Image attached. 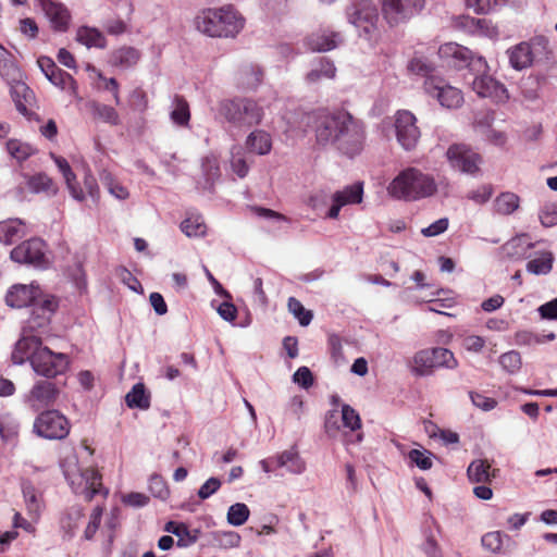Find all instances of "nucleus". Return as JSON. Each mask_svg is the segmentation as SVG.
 <instances>
[{
  "mask_svg": "<svg viewBox=\"0 0 557 557\" xmlns=\"http://www.w3.org/2000/svg\"><path fill=\"white\" fill-rule=\"evenodd\" d=\"M102 513H103V508L101 506H96L92 509V511L89 516V520L86 525V529L84 530V534H83L84 540L90 541L94 539L97 530L100 527Z\"/></svg>",
  "mask_w": 557,
  "mask_h": 557,
  "instance_id": "54",
  "label": "nucleus"
},
{
  "mask_svg": "<svg viewBox=\"0 0 557 557\" xmlns=\"http://www.w3.org/2000/svg\"><path fill=\"white\" fill-rule=\"evenodd\" d=\"M555 257L552 251H536L525 264V270L534 275H547L553 269Z\"/></svg>",
  "mask_w": 557,
  "mask_h": 557,
  "instance_id": "31",
  "label": "nucleus"
},
{
  "mask_svg": "<svg viewBox=\"0 0 557 557\" xmlns=\"http://www.w3.org/2000/svg\"><path fill=\"white\" fill-rule=\"evenodd\" d=\"M408 457L410 461L421 470H429L433 466V454L426 449H411L408 454Z\"/></svg>",
  "mask_w": 557,
  "mask_h": 557,
  "instance_id": "55",
  "label": "nucleus"
},
{
  "mask_svg": "<svg viewBox=\"0 0 557 557\" xmlns=\"http://www.w3.org/2000/svg\"><path fill=\"white\" fill-rule=\"evenodd\" d=\"M293 381L302 388H309L313 384V375L309 368L300 367L293 375Z\"/></svg>",
  "mask_w": 557,
  "mask_h": 557,
  "instance_id": "63",
  "label": "nucleus"
},
{
  "mask_svg": "<svg viewBox=\"0 0 557 557\" xmlns=\"http://www.w3.org/2000/svg\"><path fill=\"white\" fill-rule=\"evenodd\" d=\"M342 421L345 428L356 431L361 428L359 413L349 405L342 406Z\"/></svg>",
  "mask_w": 557,
  "mask_h": 557,
  "instance_id": "57",
  "label": "nucleus"
},
{
  "mask_svg": "<svg viewBox=\"0 0 557 557\" xmlns=\"http://www.w3.org/2000/svg\"><path fill=\"white\" fill-rule=\"evenodd\" d=\"M539 219L544 227L557 225V205L554 202L544 203L539 210Z\"/></svg>",
  "mask_w": 557,
  "mask_h": 557,
  "instance_id": "53",
  "label": "nucleus"
},
{
  "mask_svg": "<svg viewBox=\"0 0 557 557\" xmlns=\"http://www.w3.org/2000/svg\"><path fill=\"white\" fill-rule=\"evenodd\" d=\"M467 474L472 483H488L495 476V470L487 460L476 459L468 466Z\"/></svg>",
  "mask_w": 557,
  "mask_h": 557,
  "instance_id": "34",
  "label": "nucleus"
},
{
  "mask_svg": "<svg viewBox=\"0 0 557 557\" xmlns=\"http://www.w3.org/2000/svg\"><path fill=\"white\" fill-rule=\"evenodd\" d=\"M288 311L298 320L301 326H307L311 323L313 314L307 310L302 304L295 297H289L287 301Z\"/></svg>",
  "mask_w": 557,
  "mask_h": 557,
  "instance_id": "49",
  "label": "nucleus"
},
{
  "mask_svg": "<svg viewBox=\"0 0 557 557\" xmlns=\"http://www.w3.org/2000/svg\"><path fill=\"white\" fill-rule=\"evenodd\" d=\"M24 235V223L20 219L0 222V243L10 245Z\"/></svg>",
  "mask_w": 557,
  "mask_h": 557,
  "instance_id": "37",
  "label": "nucleus"
},
{
  "mask_svg": "<svg viewBox=\"0 0 557 557\" xmlns=\"http://www.w3.org/2000/svg\"><path fill=\"white\" fill-rule=\"evenodd\" d=\"M48 295H44L39 285L15 284L11 286L5 294V304L11 308L34 307L35 302H40Z\"/></svg>",
  "mask_w": 557,
  "mask_h": 557,
  "instance_id": "15",
  "label": "nucleus"
},
{
  "mask_svg": "<svg viewBox=\"0 0 557 557\" xmlns=\"http://www.w3.org/2000/svg\"><path fill=\"white\" fill-rule=\"evenodd\" d=\"M425 0H383L382 12L389 25H397L417 15Z\"/></svg>",
  "mask_w": 557,
  "mask_h": 557,
  "instance_id": "12",
  "label": "nucleus"
},
{
  "mask_svg": "<svg viewBox=\"0 0 557 557\" xmlns=\"http://www.w3.org/2000/svg\"><path fill=\"white\" fill-rule=\"evenodd\" d=\"M84 188L86 190V194L92 199L95 203L99 202L100 199V190L97 183L96 177L91 174V172L88 170L85 173L84 176Z\"/></svg>",
  "mask_w": 557,
  "mask_h": 557,
  "instance_id": "61",
  "label": "nucleus"
},
{
  "mask_svg": "<svg viewBox=\"0 0 557 557\" xmlns=\"http://www.w3.org/2000/svg\"><path fill=\"white\" fill-rule=\"evenodd\" d=\"M245 20L232 5L207 9L195 17L196 28L210 37L234 38L244 27Z\"/></svg>",
  "mask_w": 557,
  "mask_h": 557,
  "instance_id": "2",
  "label": "nucleus"
},
{
  "mask_svg": "<svg viewBox=\"0 0 557 557\" xmlns=\"http://www.w3.org/2000/svg\"><path fill=\"white\" fill-rule=\"evenodd\" d=\"M494 207L499 214H510L518 209L519 197L511 193H503L495 199Z\"/></svg>",
  "mask_w": 557,
  "mask_h": 557,
  "instance_id": "47",
  "label": "nucleus"
},
{
  "mask_svg": "<svg viewBox=\"0 0 557 557\" xmlns=\"http://www.w3.org/2000/svg\"><path fill=\"white\" fill-rule=\"evenodd\" d=\"M149 491L154 497L160 499H166L170 494L166 483L158 474L150 476Z\"/></svg>",
  "mask_w": 557,
  "mask_h": 557,
  "instance_id": "60",
  "label": "nucleus"
},
{
  "mask_svg": "<svg viewBox=\"0 0 557 557\" xmlns=\"http://www.w3.org/2000/svg\"><path fill=\"white\" fill-rule=\"evenodd\" d=\"M7 149L8 152L18 162L28 159L36 152V149L32 147L29 144L23 143L17 139H10L7 143Z\"/></svg>",
  "mask_w": 557,
  "mask_h": 557,
  "instance_id": "46",
  "label": "nucleus"
},
{
  "mask_svg": "<svg viewBox=\"0 0 557 557\" xmlns=\"http://www.w3.org/2000/svg\"><path fill=\"white\" fill-rule=\"evenodd\" d=\"M202 173L207 183L213 184L220 176V166L218 159L213 156L205 157L201 162Z\"/></svg>",
  "mask_w": 557,
  "mask_h": 557,
  "instance_id": "56",
  "label": "nucleus"
},
{
  "mask_svg": "<svg viewBox=\"0 0 557 557\" xmlns=\"http://www.w3.org/2000/svg\"><path fill=\"white\" fill-rule=\"evenodd\" d=\"M45 346L41 344V337L37 334H29L22 330L20 339L15 343L12 351V361L15 364H23L26 361L33 363V357Z\"/></svg>",
  "mask_w": 557,
  "mask_h": 557,
  "instance_id": "20",
  "label": "nucleus"
},
{
  "mask_svg": "<svg viewBox=\"0 0 557 557\" xmlns=\"http://www.w3.org/2000/svg\"><path fill=\"white\" fill-rule=\"evenodd\" d=\"M76 40L87 48L103 49L107 46L106 37L97 28L82 26L76 33Z\"/></svg>",
  "mask_w": 557,
  "mask_h": 557,
  "instance_id": "40",
  "label": "nucleus"
},
{
  "mask_svg": "<svg viewBox=\"0 0 557 557\" xmlns=\"http://www.w3.org/2000/svg\"><path fill=\"white\" fill-rule=\"evenodd\" d=\"M347 17L350 24L364 33L371 35L379 20L377 10L369 1L364 0L359 4H352L347 9Z\"/></svg>",
  "mask_w": 557,
  "mask_h": 557,
  "instance_id": "17",
  "label": "nucleus"
},
{
  "mask_svg": "<svg viewBox=\"0 0 557 557\" xmlns=\"http://www.w3.org/2000/svg\"><path fill=\"white\" fill-rule=\"evenodd\" d=\"M499 363L509 373H515L520 370L522 361L521 356L518 351L511 350L505 352L499 358Z\"/></svg>",
  "mask_w": 557,
  "mask_h": 557,
  "instance_id": "59",
  "label": "nucleus"
},
{
  "mask_svg": "<svg viewBox=\"0 0 557 557\" xmlns=\"http://www.w3.org/2000/svg\"><path fill=\"white\" fill-rule=\"evenodd\" d=\"M181 230L188 237L203 236L207 231L203 219L200 215L188 216L181 223Z\"/></svg>",
  "mask_w": 557,
  "mask_h": 557,
  "instance_id": "48",
  "label": "nucleus"
},
{
  "mask_svg": "<svg viewBox=\"0 0 557 557\" xmlns=\"http://www.w3.org/2000/svg\"><path fill=\"white\" fill-rule=\"evenodd\" d=\"M164 530L177 537L176 544L178 547L191 546L198 540V531H190L185 523L169 521L165 524Z\"/></svg>",
  "mask_w": 557,
  "mask_h": 557,
  "instance_id": "33",
  "label": "nucleus"
},
{
  "mask_svg": "<svg viewBox=\"0 0 557 557\" xmlns=\"http://www.w3.org/2000/svg\"><path fill=\"white\" fill-rule=\"evenodd\" d=\"M437 185L432 175L419 169L403 170L389 184L388 193L397 199L416 201L433 196Z\"/></svg>",
  "mask_w": 557,
  "mask_h": 557,
  "instance_id": "3",
  "label": "nucleus"
},
{
  "mask_svg": "<svg viewBox=\"0 0 557 557\" xmlns=\"http://www.w3.org/2000/svg\"><path fill=\"white\" fill-rule=\"evenodd\" d=\"M39 2L51 28L60 33L66 32L71 22L69 9L63 3L54 0H39Z\"/></svg>",
  "mask_w": 557,
  "mask_h": 557,
  "instance_id": "22",
  "label": "nucleus"
},
{
  "mask_svg": "<svg viewBox=\"0 0 557 557\" xmlns=\"http://www.w3.org/2000/svg\"><path fill=\"white\" fill-rule=\"evenodd\" d=\"M247 148L258 154H268L272 148L270 135L264 131L251 132L246 140Z\"/></svg>",
  "mask_w": 557,
  "mask_h": 557,
  "instance_id": "41",
  "label": "nucleus"
},
{
  "mask_svg": "<svg viewBox=\"0 0 557 557\" xmlns=\"http://www.w3.org/2000/svg\"><path fill=\"white\" fill-rule=\"evenodd\" d=\"M58 307V301L54 296H48L40 302H35L30 308V314L24 322L22 330L29 334H37L40 336L48 331L51 317Z\"/></svg>",
  "mask_w": 557,
  "mask_h": 557,
  "instance_id": "11",
  "label": "nucleus"
},
{
  "mask_svg": "<svg viewBox=\"0 0 557 557\" xmlns=\"http://www.w3.org/2000/svg\"><path fill=\"white\" fill-rule=\"evenodd\" d=\"M11 259L17 263L42 268L46 263L44 240L32 238L23 242L12 249Z\"/></svg>",
  "mask_w": 557,
  "mask_h": 557,
  "instance_id": "18",
  "label": "nucleus"
},
{
  "mask_svg": "<svg viewBox=\"0 0 557 557\" xmlns=\"http://www.w3.org/2000/svg\"><path fill=\"white\" fill-rule=\"evenodd\" d=\"M250 510L244 503H236L227 510V522L234 527L243 525L249 518Z\"/></svg>",
  "mask_w": 557,
  "mask_h": 557,
  "instance_id": "50",
  "label": "nucleus"
},
{
  "mask_svg": "<svg viewBox=\"0 0 557 557\" xmlns=\"http://www.w3.org/2000/svg\"><path fill=\"white\" fill-rule=\"evenodd\" d=\"M341 41L338 33L322 29L308 36L306 45L312 51L324 52L336 48Z\"/></svg>",
  "mask_w": 557,
  "mask_h": 557,
  "instance_id": "25",
  "label": "nucleus"
},
{
  "mask_svg": "<svg viewBox=\"0 0 557 557\" xmlns=\"http://www.w3.org/2000/svg\"><path fill=\"white\" fill-rule=\"evenodd\" d=\"M454 26L470 35L494 38L498 35L497 28L485 17H471L459 15L454 18Z\"/></svg>",
  "mask_w": 557,
  "mask_h": 557,
  "instance_id": "21",
  "label": "nucleus"
},
{
  "mask_svg": "<svg viewBox=\"0 0 557 557\" xmlns=\"http://www.w3.org/2000/svg\"><path fill=\"white\" fill-rule=\"evenodd\" d=\"M84 517V509L79 505H73L66 509L60 520L64 539L72 540L75 536Z\"/></svg>",
  "mask_w": 557,
  "mask_h": 557,
  "instance_id": "28",
  "label": "nucleus"
},
{
  "mask_svg": "<svg viewBox=\"0 0 557 557\" xmlns=\"http://www.w3.org/2000/svg\"><path fill=\"white\" fill-rule=\"evenodd\" d=\"M92 112L96 117L110 125L116 126L121 123L117 111L111 106L95 103L92 106Z\"/></svg>",
  "mask_w": 557,
  "mask_h": 557,
  "instance_id": "51",
  "label": "nucleus"
},
{
  "mask_svg": "<svg viewBox=\"0 0 557 557\" xmlns=\"http://www.w3.org/2000/svg\"><path fill=\"white\" fill-rule=\"evenodd\" d=\"M30 366L38 375L48 379L55 377L67 369L69 357L62 352H53L45 346L33 357Z\"/></svg>",
  "mask_w": 557,
  "mask_h": 557,
  "instance_id": "10",
  "label": "nucleus"
},
{
  "mask_svg": "<svg viewBox=\"0 0 557 557\" xmlns=\"http://www.w3.org/2000/svg\"><path fill=\"white\" fill-rule=\"evenodd\" d=\"M34 432L47 440H63L70 433V422L60 411L46 410L36 418Z\"/></svg>",
  "mask_w": 557,
  "mask_h": 557,
  "instance_id": "9",
  "label": "nucleus"
},
{
  "mask_svg": "<svg viewBox=\"0 0 557 557\" xmlns=\"http://www.w3.org/2000/svg\"><path fill=\"white\" fill-rule=\"evenodd\" d=\"M218 115L233 128H250L261 123L263 108L253 99L236 97L219 102Z\"/></svg>",
  "mask_w": 557,
  "mask_h": 557,
  "instance_id": "4",
  "label": "nucleus"
},
{
  "mask_svg": "<svg viewBox=\"0 0 557 557\" xmlns=\"http://www.w3.org/2000/svg\"><path fill=\"white\" fill-rule=\"evenodd\" d=\"M481 543L484 549L494 554H508L517 547V543L500 531L484 534L481 539Z\"/></svg>",
  "mask_w": 557,
  "mask_h": 557,
  "instance_id": "26",
  "label": "nucleus"
},
{
  "mask_svg": "<svg viewBox=\"0 0 557 557\" xmlns=\"http://www.w3.org/2000/svg\"><path fill=\"white\" fill-rule=\"evenodd\" d=\"M140 59V52L134 47H121L111 52L109 62L112 66L128 70L135 66Z\"/></svg>",
  "mask_w": 557,
  "mask_h": 557,
  "instance_id": "29",
  "label": "nucleus"
},
{
  "mask_svg": "<svg viewBox=\"0 0 557 557\" xmlns=\"http://www.w3.org/2000/svg\"><path fill=\"white\" fill-rule=\"evenodd\" d=\"M263 78V71L259 65L247 64L240 67L238 72V84L244 89L257 88Z\"/></svg>",
  "mask_w": 557,
  "mask_h": 557,
  "instance_id": "36",
  "label": "nucleus"
},
{
  "mask_svg": "<svg viewBox=\"0 0 557 557\" xmlns=\"http://www.w3.org/2000/svg\"><path fill=\"white\" fill-rule=\"evenodd\" d=\"M472 89L478 96L482 98H490L496 103L505 102L509 96L505 86L487 75V70L484 73H472Z\"/></svg>",
  "mask_w": 557,
  "mask_h": 557,
  "instance_id": "19",
  "label": "nucleus"
},
{
  "mask_svg": "<svg viewBox=\"0 0 557 557\" xmlns=\"http://www.w3.org/2000/svg\"><path fill=\"white\" fill-rule=\"evenodd\" d=\"M22 492L28 515L37 519L41 509V500L35 487L32 484L25 483L23 484Z\"/></svg>",
  "mask_w": 557,
  "mask_h": 557,
  "instance_id": "45",
  "label": "nucleus"
},
{
  "mask_svg": "<svg viewBox=\"0 0 557 557\" xmlns=\"http://www.w3.org/2000/svg\"><path fill=\"white\" fill-rule=\"evenodd\" d=\"M275 467L286 468L293 474H301L306 470V463L295 448L278 454L275 457Z\"/></svg>",
  "mask_w": 557,
  "mask_h": 557,
  "instance_id": "32",
  "label": "nucleus"
},
{
  "mask_svg": "<svg viewBox=\"0 0 557 557\" xmlns=\"http://www.w3.org/2000/svg\"><path fill=\"white\" fill-rule=\"evenodd\" d=\"M458 362L454 354L444 347L422 349L413 356L412 373L418 376H426L436 368L455 369Z\"/></svg>",
  "mask_w": 557,
  "mask_h": 557,
  "instance_id": "6",
  "label": "nucleus"
},
{
  "mask_svg": "<svg viewBox=\"0 0 557 557\" xmlns=\"http://www.w3.org/2000/svg\"><path fill=\"white\" fill-rule=\"evenodd\" d=\"M65 478L77 495H83L87 502H90L95 495L102 494L104 497L109 491L102 487L100 473L92 469H78L75 473L64 472Z\"/></svg>",
  "mask_w": 557,
  "mask_h": 557,
  "instance_id": "7",
  "label": "nucleus"
},
{
  "mask_svg": "<svg viewBox=\"0 0 557 557\" xmlns=\"http://www.w3.org/2000/svg\"><path fill=\"white\" fill-rule=\"evenodd\" d=\"M314 124L317 143L333 146L347 158H355L364 148L366 129L361 121L348 112L330 113L319 110L310 116Z\"/></svg>",
  "mask_w": 557,
  "mask_h": 557,
  "instance_id": "1",
  "label": "nucleus"
},
{
  "mask_svg": "<svg viewBox=\"0 0 557 557\" xmlns=\"http://www.w3.org/2000/svg\"><path fill=\"white\" fill-rule=\"evenodd\" d=\"M450 166L460 173L478 176L481 173L483 158L465 144H454L446 151Z\"/></svg>",
  "mask_w": 557,
  "mask_h": 557,
  "instance_id": "8",
  "label": "nucleus"
},
{
  "mask_svg": "<svg viewBox=\"0 0 557 557\" xmlns=\"http://www.w3.org/2000/svg\"><path fill=\"white\" fill-rule=\"evenodd\" d=\"M101 184L108 189V191L120 200L128 198L129 193L125 186L115 180V177L107 170H103L99 174Z\"/></svg>",
  "mask_w": 557,
  "mask_h": 557,
  "instance_id": "44",
  "label": "nucleus"
},
{
  "mask_svg": "<svg viewBox=\"0 0 557 557\" xmlns=\"http://www.w3.org/2000/svg\"><path fill=\"white\" fill-rule=\"evenodd\" d=\"M336 69L334 64L325 59L319 58L313 64L311 70L308 72L306 79L309 83H317L323 78H334Z\"/></svg>",
  "mask_w": 557,
  "mask_h": 557,
  "instance_id": "38",
  "label": "nucleus"
},
{
  "mask_svg": "<svg viewBox=\"0 0 557 557\" xmlns=\"http://www.w3.org/2000/svg\"><path fill=\"white\" fill-rule=\"evenodd\" d=\"M363 186L361 183H356L346 186L343 190L336 191L332 199L336 202H343V207L347 205L360 203L362 201Z\"/></svg>",
  "mask_w": 557,
  "mask_h": 557,
  "instance_id": "43",
  "label": "nucleus"
},
{
  "mask_svg": "<svg viewBox=\"0 0 557 557\" xmlns=\"http://www.w3.org/2000/svg\"><path fill=\"white\" fill-rule=\"evenodd\" d=\"M554 63L548 39L543 35L532 37L524 42V69L529 66H549Z\"/></svg>",
  "mask_w": 557,
  "mask_h": 557,
  "instance_id": "14",
  "label": "nucleus"
},
{
  "mask_svg": "<svg viewBox=\"0 0 557 557\" xmlns=\"http://www.w3.org/2000/svg\"><path fill=\"white\" fill-rule=\"evenodd\" d=\"M546 83L545 75H530L524 86V103L528 109L533 111H543L545 108V100L543 97V86Z\"/></svg>",
  "mask_w": 557,
  "mask_h": 557,
  "instance_id": "24",
  "label": "nucleus"
},
{
  "mask_svg": "<svg viewBox=\"0 0 557 557\" xmlns=\"http://www.w3.org/2000/svg\"><path fill=\"white\" fill-rule=\"evenodd\" d=\"M423 87L428 95L436 98L441 106L445 108H458L463 101L461 91L456 87L445 84L441 78H428L424 81Z\"/></svg>",
  "mask_w": 557,
  "mask_h": 557,
  "instance_id": "16",
  "label": "nucleus"
},
{
  "mask_svg": "<svg viewBox=\"0 0 557 557\" xmlns=\"http://www.w3.org/2000/svg\"><path fill=\"white\" fill-rule=\"evenodd\" d=\"M537 312L543 320L557 321V298L541 305Z\"/></svg>",
  "mask_w": 557,
  "mask_h": 557,
  "instance_id": "64",
  "label": "nucleus"
},
{
  "mask_svg": "<svg viewBox=\"0 0 557 557\" xmlns=\"http://www.w3.org/2000/svg\"><path fill=\"white\" fill-rule=\"evenodd\" d=\"M408 70L417 75L424 76L425 79L433 77V65L424 57H413L408 63Z\"/></svg>",
  "mask_w": 557,
  "mask_h": 557,
  "instance_id": "52",
  "label": "nucleus"
},
{
  "mask_svg": "<svg viewBox=\"0 0 557 557\" xmlns=\"http://www.w3.org/2000/svg\"><path fill=\"white\" fill-rule=\"evenodd\" d=\"M51 158L53 159L59 171L62 173L71 196L79 202L84 201L86 198V194L84 189L79 186V184L76 182V175L72 171L67 160L54 153H51Z\"/></svg>",
  "mask_w": 557,
  "mask_h": 557,
  "instance_id": "27",
  "label": "nucleus"
},
{
  "mask_svg": "<svg viewBox=\"0 0 557 557\" xmlns=\"http://www.w3.org/2000/svg\"><path fill=\"white\" fill-rule=\"evenodd\" d=\"M394 125L399 145L408 151L414 149L421 136L416 116L407 110L397 111Z\"/></svg>",
  "mask_w": 557,
  "mask_h": 557,
  "instance_id": "13",
  "label": "nucleus"
},
{
  "mask_svg": "<svg viewBox=\"0 0 557 557\" xmlns=\"http://www.w3.org/2000/svg\"><path fill=\"white\" fill-rule=\"evenodd\" d=\"M26 178L29 190L34 194L45 193L54 196L58 193V187L52 178L46 173H37L35 175H24Z\"/></svg>",
  "mask_w": 557,
  "mask_h": 557,
  "instance_id": "35",
  "label": "nucleus"
},
{
  "mask_svg": "<svg viewBox=\"0 0 557 557\" xmlns=\"http://www.w3.org/2000/svg\"><path fill=\"white\" fill-rule=\"evenodd\" d=\"M125 403L129 408L147 410L150 407V394L143 383H136L126 394Z\"/></svg>",
  "mask_w": 557,
  "mask_h": 557,
  "instance_id": "39",
  "label": "nucleus"
},
{
  "mask_svg": "<svg viewBox=\"0 0 557 557\" xmlns=\"http://www.w3.org/2000/svg\"><path fill=\"white\" fill-rule=\"evenodd\" d=\"M59 395V389L53 382L38 381L32 387L27 403L35 409L48 407L54 403Z\"/></svg>",
  "mask_w": 557,
  "mask_h": 557,
  "instance_id": "23",
  "label": "nucleus"
},
{
  "mask_svg": "<svg viewBox=\"0 0 557 557\" xmlns=\"http://www.w3.org/2000/svg\"><path fill=\"white\" fill-rule=\"evenodd\" d=\"M172 122L178 126H187L190 120L188 102L184 97L175 95L172 101V111L170 112Z\"/></svg>",
  "mask_w": 557,
  "mask_h": 557,
  "instance_id": "42",
  "label": "nucleus"
},
{
  "mask_svg": "<svg viewBox=\"0 0 557 557\" xmlns=\"http://www.w3.org/2000/svg\"><path fill=\"white\" fill-rule=\"evenodd\" d=\"M438 55L448 66L456 70L468 69L471 73H484L488 70L486 60L474 54L469 48L457 42H446L438 49Z\"/></svg>",
  "mask_w": 557,
  "mask_h": 557,
  "instance_id": "5",
  "label": "nucleus"
},
{
  "mask_svg": "<svg viewBox=\"0 0 557 557\" xmlns=\"http://www.w3.org/2000/svg\"><path fill=\"white\" fill-rule=\"evenodd\" d=\"M11 96L16 110L23 115L28 114V107L35 101L34 91L23 82H16L11 86Z\"/></svg>",
  "mask_w": 557,
  "mask_h": 557,
  "instance_id": "30",
  "label": "nucleus"
},
{
  "mask_svg": "<svg viewBox=\"0 0 557 557\" xmlns=\"http://www.w3.org/2000/svg\"><path fill=\"white\" fill-rule=\"evenodd\" d=\"M47 79L53 84L54 86L66 89L67 87L75 89V81L74 78L66 72L61 69L54 70L53 73H50V76Z\"/></svg>",
  "mask_w": 557,
  "mask_h": 557,
  "instance_id": "58",
  "label": "nucleus"
},
{
  "mask_svg": "<svg viewBox=\"0 0 557 557\" xmlns=\"http://www.w3.org/2000/svg\"><path fill=\"white\" fill-rule=\"evenodd\" d=\"M239 151L240 148L233 149L231 166L238 177L244 178L248 174L249 166L244 158L237 156L239 154Z\"/></svg>",
  "mask_w": 557,
  "mask_h": 557,
  "instance_id": "62",
  "label": "nucleus"
}]
</instances>
